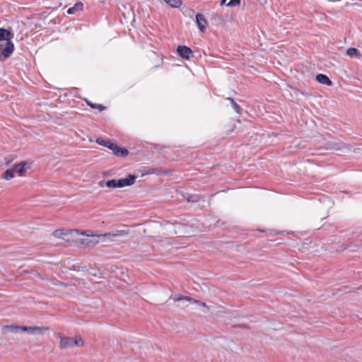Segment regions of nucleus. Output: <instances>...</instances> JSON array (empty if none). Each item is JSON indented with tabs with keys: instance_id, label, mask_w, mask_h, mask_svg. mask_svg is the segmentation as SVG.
<instances>
[{
	"instance_id": "423d86ee",
	"label": "nucleus",
	"mask_w": 362,
	"mask_h": 362,
	"mask_svg": "<svg viewBox=\"0 0 362 362\" xmlns=\"http://www.w3.org/2000/svg\"><path fill=\"white\" fill-rule=\"evenodd\" d=\"M109 148L112 151V153L118 156H126L128 155L127 149L124 148H121L118 146L116 144L112 143L111 146H109Z\"/></svg>"
},
{
	"instance_id": "6ab92c4d",
	"label": "nucleus",
	"mask_w": 362,
	"mask_h": 362,
	"mask_svg": "<svg viewBox=\"0 0 362 362\" xmlns=\"http://www.w3.org/2000/svg\"><path fill=\"white\" fill-rule=\"evenodd\" d=\"M87 104L90 106L92 108H98L100 111L103 110L105 109V107H103L100 104H96V103H92L89 101H86Z\"/></svg>"
},
{
	"instance_id": "20e7f679",
	"label": "nucleus",
	"mask_w": 362,
	"mask_h": 362,
	"mask_svg": "<svg viewBox=\"0 0 362 362\" xmlns=\"http://www.w3.org/2000/svg\"><path fill=\"white\" fill-rule=\"evenodd\" d=\"M128 234V231L127 230H117L115 232H112V233H100V234H86L87 236H92V237H94V236H96V237H100V236H103V237H107V238H112V237H117V236H122V235H127Z\"/></svg>"
},
{
	"instance_id": "9d476101",
	"label": "nucleus",
	"mask_w": 362,
	"mask_h": 362,
	"mask_svg": "<svg viewBox=\"0 0 362 362\" xmlns=\"http://www.w3.org/2000/svg\"><path fill=\"white\" fill-rule=\"evenodd\" d=\"M83 8V4L81 1H77L72 7L67 10V13L74 14L78 11H82Z\"/></svg>"
},
{
	"instance_id": "b1692460",
	"label": "nucleus",
	"mask_w": 362,
	"mask_h": 362,
	"mask_svg": "<svg viewBox=\"0 0 362 362\" xmlns=\"http://www.w3.org/2000/svg\"><path fill=\"white\" fill-rule=\"evenodd\" d=\"M150 173H154V174H156V175H161L163 173H165L163 171H162L161 170H159V169H153Z\"/></svg>"
},
{
	"instance_id": "412c9836",
	"label": "nucleus",
	"mask_w": 362,
	"mask_h": 362,
	"mask_svg": "<svg viewBox=\"0 0 362 362\" xmlns=\"http://www.w3.org/2000/svg\"><path fill=\"white\" fill-rule=\"evenodd\" d=\"M66 233H64L63 230H55L53 232V235L57 238H62V235H65Z\"/></svg>"
},
{
	"instance_id": "ddd939ff",
	"label": "nucleus",
	"mask_w": 362,
	"mask_h": 362,
	"mask_svg": "<svg viewBox=\"0 0 362 362\" xmlns=\"http://www.w3.org/2000/svg\"><path fill=\"white\" fill-rule=\"evenodd\" d=\"M316 80L324 85L332 86V81L325 74H320L316 76Z\"/></svg>"
},
{
	"instance_id": "5701e85b",
	"label": "nucleus",
	"mask_w": 362,
	"mask_h": 362,
	"mask_svg": "<svg viewBox=\"0 0 362 362\" xmlns=\"http://www.w3.org/2000/svg\"><path fill=\"white\" fill-rule=\"evenodd\" d=\"M240 4V0H230L229 2L227 4L228 6H238Z\"/></svg>"
},
{
	"instance_id": "aec40b11",
	"label": "nucleus",
	"mask_w": 362,
	"mask_h": 362,
	"mask_svg": "<svg viewBox=\"0 0 362 362\" xmlns=\"http://www.w3.org/2000/svg\"><path fill=\"white\" fill-rule=\"evenodd\" d=\"M229 100H230L231 103H232V105H233V107L234 108V110L238 112V113H240V106L235 102V100L233 99V98H228Z\"/></svg>"
},
{
	"instance_id": "cd10ccee",
	"label": "nucleus",
	"mask_w": 362,
	"mask_h": 362,
	"mask_svg": "<svg viewBox=\"0 0 362 362\" xmlns=\"http://www.w3.org/2000/svg\"><path fill=\"white\" fill-rule=\"evenodd\" d=\"M226 0H221L220 5H223L226 3Z\"/></svg>"
},
{
	"instance_id": "4be33fe9",
	"label": "nucleus",
	"mask_w": 362,
	"mask_h": 362,
	"mask_svg": "<svg viewBox=\"0 0 362 362\" xmlns=\"http://www.w3.org/2000/svg\"><path fill=\"white\" fill-rule=\"evenodd\" d=\"M188 300V301H191L192 298H189V297L182 296H178L174 298V300L175 301H180V300Z\"/></svg>"
},
{
	"instance_id": "bb28decb",
	"label": "nucleus",
	"mask_w": 362,
	"mask_h": 362,
	"mask_svg": "<svg viewBox=\"0 0 362 362\" xmlns=\"http://www.w3.org/2000/svg\"><path fill=\"white\" fill-rule=\"evenodd\" d=\"M73 267H74V269L76 270V271H80L81 270V267L79 265H74Z\"/></svg>"
},
{
	"instance_id": "1a4fd4ad",
	"label": "nucleus",
	"mask_w": 362,
	"mask_h": 362,
	"mask_svg": "<svg viewBox=\"0 0 362 362\" xmlns=\"http://www.w3.org/2000/svg\"><path fill=\"white\" fill-rule=\"evenodd\" d=\"M13 34L7 29L0 28V41L5 40L6 42H12L11 39Z\"/></svg>"
},
{
	"instance_id": "a211bd4d",
	"label": "nucleus",
	"mask_w": 362,
	"mask_h": 362,
	"mask_svg": "<svg viewBox=\"0 0 362 362\" xmlns=\"http://www.w3.org/2000/svg\"><path fill=\"white\" fill-rule=\"evenodd\" d=\"M23 326H13V325H7L4 327V329H8L12 332H22Z\"/></svg>"
},
{
	"instance_id": "7ed1b4c3",
	"label": "nucleus",
	"mask_w": 362,
	"mask_h": 362,
	"mask_svg": "<svg viewBox=\"0 0 362 362\" xmlns=\"http://www.w3.org/2000/svg\"><path fill=\"white\" fill-rule=\"evenodd\" d=\"M14 50V45L13 42H6V46L3 48V45H0V59L3 56L4 59H6L11 56Z\"/></svg>"
},
{
	"instance_id": "0eeeda50",
	"label": "nucleus",
	"mask_w": 362,
	"mask_h": 362,
	"mask_svg": "<svg viewBox=\"0 0 362 362\" xmlns=\"http://www.w3.org/2000/svg\"><path fill=\"white\" fill-rule=\"evenodd\" d=\"M136 178L135 175H129L124 178L119 179V188L132 185L135 182Z\"/></svg>"
},
{
	"instance_id": "c756f323",
	"label": "nucleus",
	"mask_w": 362,
	"mask_h": 362,
	"mask_svg": "<svg viewBox=\"0 0 362 362\" xmlns=\"http://www.w3.org/2000/svg\"><path fill=\"white\" fill-rule=\"evenodd\" d=\"M81 244H84V243L88 244V243H86V242H85V241L83 240H81Z\"/></svg>"
},
{
	"instance_id": "f03ea898",
	"label": "nucleus",
	"mask_w": 362,
	"mask_h": 362,
	"mask_svg": "<svg viewBox=\"0 0 362 362\" xmlns=\"http://www.w3.org/2000/svg\"><path fill=\"white\" fill-rule=\"evenodd\" d=\"M48 329V327H27V326H23L22 332H27L28 333L33 334V335H40L43 334Z\"/></svg>"
},
{
	"instance_id": "2eb2a0df",
	"label": "nucleus",
	"mask_w": 362,
	"mask_h": 362,
	"mask_svg": "<svg viewBox=\"0 0 362 362\" xmlns=\"http://www.w3.org/2000/svg\"><path fill=\"white\" fill-rule=\"evenodd\" d=\"M96 143L109 148V146H111L112 142L110 140L104 139L103 138H98L96 139Z\"/></svg>"
},
{
	"instance_id": "7c9ffc66",
	"label": "nucleus",
	"mask_w": 362,
	"mask_h": 362,
	"mask_svg": "<svg viewBox=\"0 0 362 362\" xmlns=\"http://www.w3.org/2000/svg\"><path fill=\"white\" fill-rule=\"evenodd\" d=\"M85 269H86V267H81V269H82V270H84Z\"/></svg>"
},
{
	"instance_id": "a878e982",
	"label": "nucleus",
	"mask_w": 362,
	"mask_h": 362,
	"mask_svg": "<svg viewBox=\"0 0 362 362\" xmlns=\"http://www.w3.org/2000/svg\"><path fill=\"white\" fill-rule=\"evenodd\" d=\"M190 302H192V303H196V304H197L199 305H201V306H204V307L206 306L205 303L201 302L199 300H192H192Z\"/></svg>"
},
{
	"instance_id": "f3484780",
	"label": "nucleus",
	"mask_w": 362,
	"mask_h": 362,
	"mask_svg": "<svg viewBox=\"0 0 362 362\" xmlns=\"http://www.w3.org/2000/svg\"><path fill=\"white\" fill-rule=\"evenodd\" d=\"M13 177H14V173L11 168L6 170L2 175V177L6 180H11Z\"/></svg>"
},
{
	"instance_id": "f257e3e1",
	"label": "nucleus",
	"mask_w": 362,
	"mask_h": 362,
	"mask_svg": "<svg viewBox=\"0 0 362 362\" xmlns=\"http://www.w3.org/2000/svg\"><path fill=\"white\" fill-rule=\"evenodd\" d=\"M59 338V348L62 349L73 346H82L83 341L80 335H76L74 337H63L58 334Z\"/></svg>"
},
{
	"instance_id": "c85d7f7f",
	"label": "nucleus",
	"mask_w": 362,
	"mask_h": 362,
	"mask_svg": "<svg viewBox=\"0 0 362 362\" xmlns=\"http://www.w3.org/2000/svg\"><path fill=\"white\" fill-rule=\"evenodd\" d=\"M103 185H104V182L100 181V182H99V185H100V186L103 187Z\"/></svg>"
},
{
	"instance_id": "39448f33",
	"label": "nucleus",
	"mask_w": 362,
	"mask_h": 362,
	"mask_svg": "<svg viewBox=\"0 0 362 362\" xmlns=\"http://www.w3.org/2000/svg\"><path fill=\"white\" fill-rule=\"evenodd\" d=\"M177 52L180 57L185 59H189L192 55V49L187 46H178Z\"/></svg>"
},
{
	"instance_id": "393cba45",
	"label": "nucleus",
	"mask_w": 362,
	"mask_h": 362,
	"mask_svg": "<svg viewBox=\"0 0 362 362\" xmlns=\"http://www.w3.org/2000/svg\"><path fill=\"white\" fill-rule=\"evenodd\" d=\"M190 302H192V303H196V304H197L199 305H201V306H204V307L206 306L205 303L201 302L199 300H192H192Z\"/></svg>"
},
{
	"instance_id": "9b49d317",
	"label": "nucleus",
	"mask_w": 362,
	"mask_h": 362,
	"mask_svg": "<svg viewBox=\"0 0 362 362\" xmlns=\"http://www.w3.org/2000/svg\"><path fill=\"white\" fill-rule=\"evenodd\" d=\"M344 146V144L343 142L339 141H334L329 142L327 144V148H329V149L338 151V150L343 148Z\"/></svg>"
},
{
	"instance_id": "dca6fc26",
	"label": "nucleus",
	"mask_w": 362,
	"mask_h": 362,
	"mask_svg": "<svg viewBox=\"0 0 362 362\" xmlns=\"http://www.w3.org/2000/svg\"><path fill=\"white\" fill-rule=\"evenodd\" d=\"M105 186L107 187H110V188H116V187H119V180H107L105 183Z\"/></svg>"
},
{
	"instance_id": "4468645a",
	"label": "nucleus",
	"mask_w": 362,
	"mask_h": 362,
	"mask_svg": "<svg viewBox=\"0 0 362 362\" xmlns=\"http://www.w3.org/2000/svg\"><path fill=\"white\" fill-rule=\"evenodd\" d=\"M346 54L349 55V57H355L358 59L361 58V54H360L358 50L354 47L349 48L346 50Z\"/></svg>"
},
{
	"instance_id": "f8f14e48",
	"label": "nucleus",
	"mask_w": 362,
	"mask_h": 362,
	"mask_svg": "<svg viewBox=\"0 0 362 362\" xmlns=\"http://www.w3.org/2000/svg\"><path fill=\"white\" fill-rule=\"evenodd\" d=\"M25 163L21 162L20 163L15 164L11 169L13 171V173H18L20 176L23 175V173L25 170Z\"/></svg>"
},
{
	"instance_id": "6e6552de",
	"label": "nucleus",
	"mask_w": 362,
	"mask_h": 362,
	"mask_svg": "<svg viewBox=\"0 0 362 362\" xmlns=\"http://www.w3.org/2000/svg\"><path fill=\"white\" fill-rule=\"evenodd\" d=\"M196 23L200 31L204 32L206 29L207 21L204 16L202 13H197L195 16Z\"/></svg>"
}]
</instances>
